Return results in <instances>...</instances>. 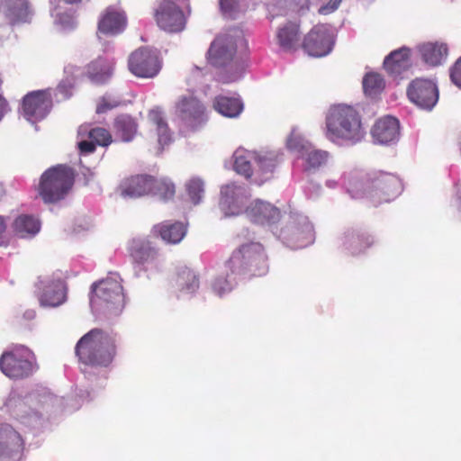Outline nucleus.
Instances as JSON below:
<instances>
[{
  "label": "nucleus",
  "instance_id": "a18cd8bd",
  "mask_svg": "<svg viewBox=\"0 0 461 461\" xmlns=\"http://www.w3.org/2000/svg\"><path fill=\"white\" fill-rule=\"evenodd\" d=\"M74 84V77H67L59 83L56 89V97L58 101L66 100L72 95Z\"/></svg>",
  "mask_w": 461,
  "mask_h": 461
},
{
  "label": "nucleus",
  "instance_id": "9d476101",
  "mask_svg": "<svg viewBox=\"0 0 461 461\" xmlns=\"http://www.w3.org/2000/svg\"><path fill=\"white\" fill-rule=\"evenodd\" d=\"M278 238L291 249H302L313 242V226L307 216L291 212L285 224L280 230Z\"/></svg>",
  "mask_w": 461,
  "mask_h": 461
},
{
  "label": "nucleus",
  "instance_id": "412c9836",
  "mask_svg": "<svg viewBox=\"0 0 461 461\" xmlns=\"http://www.w3.org/2000/svg\"><path fill=\"white\" fill-rule=\"evenodd\" d=\"M127 19L123 11L109 6L105 9L98 23V32L106 35H117L126 27Z\"/></svg>",
  "mask_w": 461,
  "mask_h": 461
},
{
  "label": "nucleus",
  "instance_id": "393cba45",
  "mask_svg": "<svg viewBox=\"0 0 461 461\" xmlns=\"http://www.w3.org/2000/svg\"><path fill=\"white\" fill-rule=\"evenodd\" d=\"M2 11L11 24L29 23L32 16L27 0H5Z\"/></svg>",
  "mask_w": 461,
  "mask_h": 461
},
{
  "label": "nucleus",
  "instance_id": "473e14b6",
  "mask_svg": "<svg viewBox=\"0 0 461 461\" xmlns=\"http://www.w3.org/2000/svg\"><path fill=\"white\" fill-rule=\"evenodd\" d=\"M176 285L182 294H192L199 288V277L187 267H180L176 271Z\"/></svg>",
  "mask_w": 461,
  "mask_h": 461
},
{
  "label": "nucleus",
  "instance_id": "c03bdc74",
  "mask_svg": "<svg viewBox=\"0 0 461 461\" xmlns=\"http://www.w3.org/2000/svg\"><path fill=\"white\" fill-rule=\"evenodd\" d=\"M220 8L224 16L235 18L236 15L245 10L239 0H220Z\"/></svg>",
  "mask_w": 461,
  "mask_h": 461
},
{
  "label": "nucleus",
  "instance_id": "de8ad7c7",
  "mask_svg": "<svg viewBox=\"0 0 461 461\" xmlns=\"http://www.w3.org/2000/svg\"><path fill=\"white\" fill-rule=\"evenodd\" d=\"M119 104V101L115 98H113L111 95L103 96L100 104L96 108L97 113H105L108 110L117 107Z\"/></svg>",
  "mask_w": 461,
  "mask_h": 461
},
{
  "label": "nucleus",
  "instance_id": "f03ea898",
  "mask_svg": "<svg viewBox=\"0 0 461 461\" xmlns=\"http://www.w3.org/2000/svg\"><path fill=\"white\" fill-rule=\"evenodd\" d=\"M125 305L122 279L116 273L94 283L91 286L90 306L98 317L113 319L118 317Z\"/></svg>",
  "mask_w": 461,
  "mask_h": 461
},
{
  "label": "nucleus",
  "instance_id": "603ef678",
  "mask_svg": "<svg viewBox=\"0 0 461 461\" xmlns=\"http://www.w3.org/2000/svg\"><path fill=\"white\" fill-rule=\"evenodd\" d=\"M340 2L341 0H330L327 5L321 6L320 8L319 12L322 14H328L335 11L339 7Z\"/></svg>",
  "mask_w": 461,
  "mask_h": 461
},
{
  "label": "nucleus",
  "instance_id": "7c9ffc66",
  "mask_svg": "<svg viewBox=\"0 0 461 461\" xmlns=\"http://www.w3.org/2000/svg\"><path fill=\"white\" fill-rule=\"evenodd\" d=\"M14 235L21 239H32L41 230V221L32 215L21 214L12 225Z\"/></svg>",
  "mask_w": 461,
  "mask_h": 461
},
{
  "label": "nucleus",
  "instance_id": "cd10ccee",
  "mask_svg": "<svg viewBox=\"0 0 461 461\" xmlns=\"http://www.w3.org/2000/svg\"><path fill=\"white\" fill-rule=\"evenodd\" d=\"M113 64L104 59L98 58L86 68V75L95 85L106 83L113 76Z\"/></svg>",
  "mask_w": 461,
  "mask_h": 461
},
{
  "label": "nucleus",
  "instance_id": "1a4fd4ad",
  "mask_svg": "<svg viewBox=\"0 0 461 461\" xmlns=\"http://www.w3.org/2000/svg\"><path fill=\"white\" fill-rule=\"evenodd\" d=\"M38 366L34 354L24 346H15L0 357V369L11 379H23L32 375Z\"/></svg>",
  "mask_w": 461,
  "mask_h": 461
},
{
  "label": "nucleus",
  "instance_id": "6e6d98bb",
  "mask_svg": "<svg viewBox=\"0 0 461 461\" xmlns=\"http://www.w3.org/2000/svg\"><path fill=\"white\" fill-rule=\"evenodd\" d=\"M326 185L329 188H335L338 185V183L335 180H327L326 181Z\"/></svg>",
  "mask_w": 461,
  "mask_h": 461
},
{
  "label": "nucleus",
  "instance_id": "39448f33",
  "mask_svg": "<svg viewBox=\"0 0 461 461\" xmlns=\"http://www.w3.org/2000/svg\"><path fill=\"white\" fill-rule=\"evenodd\" d=\"M236 39L231 34H221L211 43L207 51L208 62L224 70L219 75V80L223 84L235 82L241 78L244 66L236 59Z\"/></svg>",
  "mask_w": 461,
  "mask_h": 461
},
{
  "label": "nucleus",
  "instance_id": "a878e982",
  "mask_svg": "<svg viewBox=\"0 0 461 461\" xmlns=\"http://www.w3.org/2000/svg\"><path fill=\"white\" fill-rule=\"evenodd\" d=\"M422 60L429 66L441 65L447 57V46L443 42H427L418 47Z\"/></svg>",
  "mask_w": 461,
  "mask_h": 461
},
{
  "label": "nucleus",
  "instance_id": "c9c22d12",
  "mask_svg": "<svg viewBox=\"0 0 461 461\" xmlns=\"http://www.w3.org/2000/svg\"><path fill=\"white\" fill-rule=\"evenodd\" d=\"M312 143L305 139L298 127H294L286 138V148L293 153L301 157L309 150Z\"/></svg>",
  "mask_w": 461,
  "mask_h": 461
},
{
  "label": "nucleus",
  "instance_id": "e433bc0d",
  "mask_svg": "<svg viewBox=\"0 0 461 461\" xmlns=\"http://www.w3.org/2000/svg\"><path fill=\"white\" fill-rule=\"evenodd\" d=\"M225 268L226 273L216 276L212 283V289L218 296L230 293L236 283L237 276H240L233 275L226 267Z\"/></svg>",
  "mask_w": 461,
  "mask_h": 461
},
{
  "label": "nucleus",
  "instance_id": "2f4dec72",
  "mask_svg": "<svg viewBox=\"0 0 461 461\" xmlns=\"http://www.w3.org/2000/svg\"><path fill=\"white\" fill-rule=\"evenodd\" d=\"M213 108L225 117L236 118L243 111L244 104L239 97L218 95L214 99Z\"/></svg>",
  "mask_w": 461,
  "mask_h": 461
},
{
  "label": "nucleus",
  "instance_id": "6ab92c4d",
  "mask_svg": "<svg viewBox=\"0 0 461 461\" xmlns=\"http://www.w3.org/2000/svg\"><path fill=\"white\" fill-rule=\"evenodd\" d=\"M23 441L20 434L8 424H0V461H19Z\"/></svg>",
  "mask_w": 461,
  "mask_h": 461
},
{
  "label": "nucleus",
  "instance_id": "49530a36",
  "mask_svg": "<svg viewBox=\"0 0 461 461\" xmlns=\"http://www.w3.org/2000/svg\"><path fill=\"white\" fill-rule=\"evenodd\" d=\"M6 406L10 409H14V413L17 417L25 418L27 416L23 410L25 402L23 400H16L14 396H11L6 402Z\"/></svg>",
  "mask_w": 461,
  "mask_h": 461
},
{
  "label": "nucleus",
  "instance_id": "72a5a7b5",
  "mask_svg": "<svg viewBox=\"0 0 461 461\" xmlns=\"http://www.w3.org/2000/svg\"><path fill=\"white\" fill-rule=\"evenodd\" d=\"M234 169L245 177H250L256 172L257 152L238 149L234 155Z\"/></svg>",
  "mask_w": 461,
  "mask_h": 461
},
{
  "label": "nucleus",
  "instance_id": "7ed1b4c3",
  "mask_svg": "<svg viewBox=\"0 0 461 461\" xmlns=\"http://www.w3.org/2000/svg\"><path fill=\"white\" fill-rule=\"evenodd\" d=\"M326 137L337 143L360 141L365 131L357 112L349 105L331 106L326 115Z\"/></svg>",
  "mask_w": 461,
  "mask_h": 461
},
{
  "label": "nucleus",
  "instance_id": "a211bd4d",
  "mask_svg": "<svg viewBox=\"0 0 461 461\" xmlns=\"http://www.w3.org/2000/svg\"><path fill=\"white\" fill-rule=\"evenodd\" d=\"M51 104V97L48 91L39 90L29 93L23 101V116L28 122L35 123L47 116Z\"/></svg>",
  "mask_w": 461,
  "mask_h": 461
},
{
  "label": "nucleus",
  "instance_id": "f3484780",
  "mask_svg": "<svg viewBox=\"0 0 461 461\" xmlns=\"http://www.w3.org/2000/svg\"><path fill=\"white\" fill-rule=\"evenodd\" d=\"M249 194L247 188L236 183L221 187L220 208L225 216L238 215L242 212Z\"/></svg>",
  "mask_w": 461,
  "mask_h": 461
},
{
  "label": "nucleus",
  "instance_id": "f704fd0d",
  "mask_svg": "<svg viewBox=\"0 0 461 461\" xmlns=\"http://www.w3.org/2000/svg\"><path fill=\"white\" fill-rule=\"evenodd\" d=\"M149 120L156 125L159 145H167L171 141V132L165 121L163 113L159 109H153L149 113Z\"/></svg>",
  "mask_w": 461,
  "mask_h": 461
},
{
  "label": "nucleus",
  "instance_id": "13d9d810",
  "mask_svg": "<svg viewBox=\"0 0 461 461\" xmlns=\"http://www.w3.org/2000/svg\"><path fill=\"white\" fill-rule=\"evenodd\" d=\"M64 1L68 4H75V3L80 2L81 0H64Z\"/></svg>",
  "mask_w": 461,
  "mask_h": 461
},
{
  "label": "nucleus",
  "instance_id": "423d86ee",
  "mask_svg": "<svg viewBox=\"0 0 461 461\" xmlns=\"http://www.w3.org/2000/svg\"><path fill=\"white\" fill-rule=\"evenodd\" d=\"M225 267L233 275H265L267 265L263 247L258 242L243 244L232 253Z\"/></svg>",
  "mask_w": 461,
  "mask_h": 461
},
{
  "label": "nucleus",
  "instance_id": "4c0bfd02",
  "mask_svg": "<svg viewBox=\"0 0 461 461\" xmlns=\"http://www.w3.org/2000/svg\"><path fill=\"white\" fill-rule=\"evenodd\" d=\"M114 127L123 141H131L137 131V124L129 115L117 117Z\"/></svg>",
  "mask_w": 461,
  "mask_h": 461
},
{
  "label": "nucleus",
  "instance_id": "bf43d9fd",
  "mask_svg": "<svg viewBox=\"0 0 461 461\" xmlns=\"http://www.w3.org/2000/svg\"><path fill=\"white\" fill-rule=\"evenodd\" d=\"M160 190H161L162 193H166V188L165 187H161Z\"/></svg>",
  "mask_w": 461,
  "mask_h": 461
},
{
  "label": "nucleus",
  "instance_id": "a19ab883",
  "mask_svg": "<svg viewBox=\"0 0 461 461\" xmlns=\"http://www.w3.org/2000/svg\"><path fill=\"white\" fill-rule=\"evenodd\" d=\"M363 88L366 95L374 97L384 88V81L377 73H368L363 79Z\"/></svg>",
  "mask_w": 461,
  "mask_h": 461
},
{
  "label": "nucleus",
  "instance_id": "f8f14e48",
  "mask_svg": "<svg viewBox=\"0 0 461 461\" xmlns=\"http://www.w3.org/2000/svg\"><path fill=\"white\" fill-rule=\"evenodd\" d=\"M334 38V32L330 26L318 24L305 35L303 47L310 56L324 57L332 50Z\"/></svg>",
  "mask_w": 461,
  "mask_h": 461
},
{
  "label": "nucleus",
  "instance_id": "bb28decb",
  "mask_svg": "<svg viewBox=\"0 0 461 461\" xmlns=\"http://www.w3.org/2000/svg\"><path fill=\"white\" fill-rule=\"evenodd\" d=\"M410 53L411 50L405 47L393 50L384 61V69L393 77L401 75L410 66Z\"/></svg>",
  "mask_w": 461,
  "mask_h": 461
},
{
  "label": "nucleus",
  "instance_id": "5701e85b",
  "mask_svg": "<svg viewBox=\"0 0 461 461\" xmlns=\"http://www.w3.org/2000/svg\"><path fill=\"white\" fill-rule=\"evenodd\" d=\"M248 217L258 224L275 223L280 219V210L270 203L257 200L247 208Z\"/></svg>",
  "mask_w": 461,
  "mask_h": 461
},
{
  "label": "nucleus",
  "instance_id": "79ce46f5",
  "mask_svg": "<svg viewBox=\"0 0 461 461\" xmlns=\"http://www.w3.org/2000/svg\"><path fill=\"white\" fill-rule=\"evenodd\" d=\"M158 250L149 242H143L134 252V259L140 264L152 263L158 258Z\"/></svg>",
  "mask_w": 461,
  "mask_h": 461
},
{
  "label": "nucleus",
  "instance_id": "c85d7f7f",
  "mask_svg": "<svg viewBox=\"0 0 461 461\" xmlns=\"http://www.w3.org/2000/svg\"><path fill=\"white\" fill-rule=\"evenodd\" d=\"M153 230L165 242L169 244L179 243L186 234V227L179 221L171 222L169 221L155 225Z\"/></svg>",
  "mask_w": 461,
  "mask_h": 461
},
{
  "label": "nucleus",
  "instance_id": "9b49d317",
  "mask_svg": "<svg viewBox=\"0 0 461 461\" xmlns=\"http://www.w3.org/2000/svg\"><path fill=\"white\" fill-rule=\"evenodd\" d=\"M174 108L175 116L183 128L195 131L207 122L205 105L191 93L180 95Z\"/></svg>",
  "mask_w": 461,
  "mask_h": 461
},
{
  "label": "nucleus",
  "instance_id": "37998d69",
  "mask_svg": "<svg viewBox=\"0 0 461 461\" xmlns=\"http://www.w3.org/2000/svg\"><path fill=\"white\" fill-rule=\"evenodd\" d=\"M186 190L189 198L194 204H198L204 193L203 182L198 177H194L186 184Z\"/></svg>",
  "mask_w": 461,
  "mask_h": 461
},
{
  "label": "nucleus",
  "instance_id": "ddd939ff",
  "mask_svg": "<svg viewBox=\"0 0 461 461\" xmlns=\"http://www.w3.org/2000/svg\"><path fill=\"white\" fill-rule=\"evenodd\" d=\"M130 71L139 77L150 78L158 75L161 62L157 50L142 47L133 51L128 59Z\"/></svg>",
  "mask_w": 461,
  "mask_h": 461
},
{
  "label": "nucleus",
  "instance_id": "20e7f679",
  "mask_svg": "<svg viewBox=\"0 0 461 461\" xmlns=\"http://www.w3.org/2000/svg\"><path fill=\"white\" fill-rule=\"evenodd\" d=\"M79 361L93 366H109L115 355V337L104 330L94 329L77 343Z\"/></svg>",
  "mask_w": 461,
  "mask_h": 461
},
{
  "label": "nucleus",
  "instance_id": "4468645a",
  "mask_svg": "<svg viewBox=\"0 0 461 461\" xmlns=\"http://www.w3.org/2000/svg\"><path fill=\"white\" fill-rule=\"evenodd\" d=\"M185 0H163L156 10L158 25L168 32H179L185 27L186 18L179 6Z\"/></svg>",
  "mask_w": 461,
  "mask_h": 461
},
{
  "label": "nucleus",
  "instance_id": "6e6552de",
  "mask_svg": "<svg viewBox=\"0 0 461 461\" xmlns=\"http://www.w3.org/2000/svg\"><path fill=\"white\" fill-rule=\"evenodd\" d=\"M124 198H138L145 194L158 195L167 200L175 194V185L167 179H155L149 176H136L125 180L120 186Z\"/></svg>",
  "mask_w": 461,
  "mask_h": 461
},
{
  "label": "nucleus",
  "instance_id": "052dcab7",
  "mask_svg": "<svg viewBox=\"0 0 461 461\" xmlns=\"http://www.w3.org/2000/svg\"><path fill=\"white\" fill-rule=\"evenodd\" d=\"M0 192H2V187L0 186Z\"/></svg>",
  "mask_w": 461,
  "mask_h": 461
},
{
  "label": "nucleus",
  "instance_id": "3c124183",
  "mask_svg": "<svg viewBox=\"0 0 461 461\" xmlns=\"http://www.w3.org/2000/svg\"><path fill=\"white\" fill-rule=\"evenodd\" d=\"M78 148L82 153L89 154L95 151V143L92 140L90 141L81 140L78 143Z\"/></svg>",
  "mask_w": 461,
  "mask_h": 461
},
{
  "label": "nucleus",
  "instance_id": "864d4df0",
  "mask_svg": "<svg viewBox=\"0 0 461 461\" xmlns=\"http://www.w3.org/2000/svg\"><path fill=\"white\" fill-rule=\"evenodd\" d=\"M8 104L6 100L0 95V121L4 115L8 112Z\"/></svg>",
  "mask_w": 461,
  "mask_h": 461
},
{
  "label": "nucleus",
  "instance_id": "4d7b16f0",
  "mask_svg": "<svg viewBox=\"0 0 461 461\" xmlns=\"http://www.w3.org/2000/svg\"><path fill=\"white\" fill-rule=\"evenodd\" d=\"M26 315L28 318L32 319L34 317L35 313L33 311H31V312H26Z\"/></svg>",
  "mask_w": 461,
  "mask_h": 461
},
{
  "label": "nucleus",
  "instance_id": "2eb2a0df",
  "mask_svg": "<svg viewBox=\"0 0 461 461\" xmlns=\"http://www.w3.org/2000/svg\"><path fill=\"white\" fill-rule=\"evenodd\" d=\"M407 95L420 109L431 111L438 101V89L433 80L416 78L409 85Z\"/></svg>",
  "mask_w": 461,
  "mask_h": 461
},
{
  "label": "nucleus",
  "instance_id": "0eeeda50",
  "mask_svg": "<svg viewBox=\"0 0 461 461\" xmlns=\"http://www.w3.org/2000/svg\"><path fill=\"white\" fill-rule=\"evenodd\" d=\"M74 182L72 170L59 165L46 170L40 181L39 194L46 203L63 199L71 189Z\"/></svg>",
  "mask_w": 461,
  "mask_h": 461
},
{
  "label": "nucleus",
  "instance_id": "f257e3e1",
  "mask_svg": "<svg viewBox=\"0 0 461 461\" xmlns=\"http://www.w3.org/2000/svg\"><path fill=\"white\" fill-rule=\"evenodd\" d=\"M348 194L356 199L370 198L375 203L389 202L400 194V180L384 172H373L354 176L347 186Z\"/></svg>",
  "mask_w": 461,
  "mask_h": 461
},
{
  "label": "nucleus",
  "instance_id": "8fccbe9b",
  "mask_svg": "<svg viewBox=\"0 0 461 461\" xmlns=\"http://www.w3.org/2000/svg\"><path fill=\"white\" fill-rule=\"evenodd\" d=\"M450 77L452 82L461 88V58L457 59L454 67L450 70Z\"/></svg>",
  "mask_w": 461,
  "mask_h": 461
},
{
  "label": "nucleus",
  "instance_id": "58836bf2",
  "mask_svg": "<svg viewBox=\"0 0 461 461\" xmlns=\"http://www.w3.org/2000/svg\"><path fill=\"white\" fill-rule=\"evenodd\" d=\"M78 135L81 137L88 136L95 144L106 147L112 142L110 132L100 127L88 129V126L82 125L78 129Z\"/></svg>",
  "mask_w": 461,
  "mask_h": 461
},
{
  "label": "nucleus",
  "instance_id": "dca6fc26",
  "mask_svg": "<svg viewBox=\"0 0 461 461\" xmlns=\"http://www.w3.org/2000/svg\"><path fill=\"white\" fill-rule=\"evenodd\" d=\"M38 299L44 308H56L67 301V287L60 278L43 277L39 280Z\"/></svg>",
  "mask_w": 461,
  "mask_h": 461
},
{
  "label": "nucleus",
  "instance_id": "ea45409f",
  "mask_svg": "<svg viewBox=\"0 0 461 461\" xmlns=\"http://www.w3.org/2000/svg\"><path fill=\"white\" fill-rule=\"evenodd\" d=\"M327 151L310 147L309 150L303 153L301 158L304 160V168L306 170L317 169L324 165L328 159Z\"/></svg>",
  "mask_w": 461,
  "mask_h": 461
},
{
  "label": "nucleus",
  "instance_id": "5fc2aeb1",
  "mask_svg": "<svg viewBox=\"0 0 461 461\" xmlns=\"http://www.w3.org/2000/svg\"><path fill=\"white\" fill-rule=\"evenodd\" d=\"M456 206L461 212V181H460V184L458 185L457 197H456Z\"/></svg>",
  "mask_w": 461,
  "mask_h": 461
},
{
  "label": "nucleus",
  "instance_id": "b1692460",
  "mask_svg": "<svg viewBox=\"0 0 461 461\" xmlns=\"http://www.w3.org/2000/svg\"><path fill=\"white\" fill-rule=\"evenodd\" d=\"M276 41L284 51L297 50L301 40L300 25L296 22H286L276 32Z\"/></svg>",
  "mask_w": 461,
  "mask_h": 461
},
{
  "label": "nucleus",
  "instance_id": "09e8293b",
  "mask_svg": "<svg viewBox=\"0 0 461 461\" xmlns=\"http://www.w3.org/2000/svg\"><path fill=\"white\" fill-rule=\"evenodd\" d=\"M51 15L55 17V21L60 23L64 29H70L75 26V20L72 16L67 14H60L51 11Z\"/></svg>",
  "mask_w": 461,
  "mask_h": 461
},
{
  "label": "nucleus",
  "instance_id": "4be33fe9",
  "mask_svg": "<svg viewBox=\"0 0 461 461\" xmlns=\"http://www.w3.org/2000/svg\"><path fill=\"white\" fill-rule=\"evenodd\" d=\"M373 241L371 236L360 233L353 228L346 230L339 238V247L353 256L365 251Z\"/></svg>",
  "mask_w": 461,
  "mask_h": 461
},
{
  "label": "nucleus",
  "instance_id": "c756f323",
  "mask_svg": "<svg viewBox=\"0 0 461 461\" xmlns=\"http://www.w3.org/2000/svg\"><path fill=\"white\" fill-rule=\"evenodd\" d=\"M282 161V155L276 151L257 153L256 172L259 174L261 182L268 180L276 167Z\"/></svg>",
  "mask_w": 461,
  "mask_h": 461
},
{
  "label": "nucleus",
  "instance_id": "aec40b11",
  "mask_svg": "<svg viewBox=\"0 0 461 461\" xmlns=\"http://www.w3.org/2000/svg\"><path fill=\"white\" fill-rule=\"evenodd\" d=\"M371 134L374 141L380 145L396 143L400 138L399 121L393 116L380 118L374 124Z\"/></svg>",
  "mask_w": 461,
  "mask_h": 461
}]
</instances>
